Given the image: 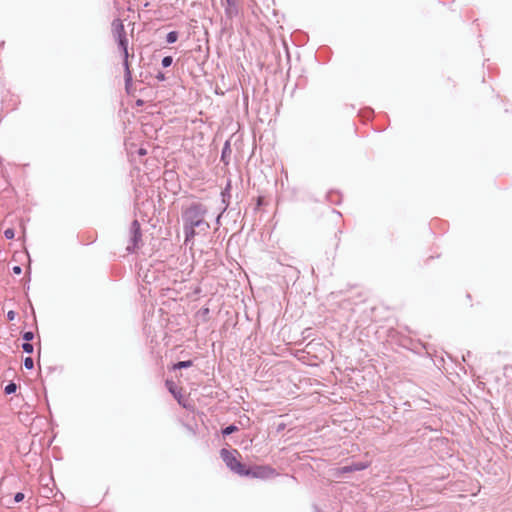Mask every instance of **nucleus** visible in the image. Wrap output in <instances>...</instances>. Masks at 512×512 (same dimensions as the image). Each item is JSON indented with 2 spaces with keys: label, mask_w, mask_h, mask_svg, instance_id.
Returning <instances> with one entry per match:
<instances>
[{
  "label": "nucleus",
  "mask_w": 512,
  "mask_h": 512,
  "mask_svg": "<svg viewBox=\"0 0 512 512\" xmlns=\"http://www.w3.org/2000/svg\"><path fill=\"white\" fill-rule=\"evenodd\" d=\"M207 213V207L200 202H192L182 210L185 244L191 242L197 234L206 233L210 229V224L205 220Z\"/></svg>",
  "instance_id": "nucleus-1"
},
{
  "label": "nucleus",
  "mask_w": 512,
  "mask_h": 512,
  "mask_svg": "<svg viewBox=\"0 0 512 512\" xmlns=\"http://www.w3.org/2000/svg\"><path fill=\"white\" fill-rule=\"evenodd\" d=\"M277 475L274 468L269 465H254L246 467L244 475L252 478L268 479Z\"/></svg>",
  "instance_id": "nucleus-2"
},
{
  "label": "nucleus",
  "mask_w": 512,
  "mask_h": 512,
  "mask_svg": "<svg viewBox=\"0 0 512 512\" xmlns=\"http://www.w3.org/2000/svg\"><path fill=\"white\" fill-rule=\"evenodd\" d=\"M220 456L226 466L233 471L234 473L243 476L246 466L242 464L237 458L234 456L233 452L227 450L226 448H222L220 450Z\"/></svg>",
  "instance_id": "nucleus-3"
},
{
  "label": "nucleus",
  "mask_w": 512,
  "mask_h": 512,
  "mask_svg": "<svg viewBox=\"0 0 512 512\" xmlns=\"http://www.w3.org/2000/svg\"><path fill=\"white\" fill-rule=\"evenodd\" d=\"M116 41H117L118 47L121 50L122 55H123V66H124V70H125L124 81H125V87L128 90L129 86L132 83V73L130 71L129 62H128V58H129L128 39L126 37L123 39H118Z\"/></svg>",
  "instance_id": "nucleus-4"
},
{
  "label": "nucleus",
  "mask_w": 512,
  "mask_h": 512,
  "mask_svg": "<svg viewBox=\"0 0 512 512\" xmlns=\"http://www.w3.org/2000/svg\"><path fill=\"white\" fill-rule=\"evenodd\" d=\"M130 241L132 245L127 247L128 252H134L142 238L141 227L138 220H133L130 225Z\"/></svg>",
  "instance_id": "nucleus-5"
},
{
  "label": "nucleus",
  "mask_w": 512,
  "mask_h": 512,
  "mask_svg": "<svg viewBox=\"0 0 512 512\" xmlns=\"http://www.w3.org/2000/svg\"><path fill=\"white\" fill-rule=\"evenodd\" d=\"M368 466H369L368 462H353L351 464L340 467L339 473L347 474V473H352V472H356V471H362V470H365L366 468H368Z\"/></svg>",
  "instance_id": "nucleus-6"
},
{
  "label": "nucleus",
  "mask_w": 512,
  "mask_h": 512,
  "mask_svg": "<svg viewBox=\"0 0 512 512\" xmlns=\"http://www.w3.org/2000/svg\"><path fill=\"white\" fill-rule=\"evenodd\" d=\"M112 34L116 40L126 38L125 27L121 21V19L116 18L112 21Z\"/></svg>",
  "instance_id": "nucleus-7"
},
{
  "label": "nucleus",
  "mask_w": 512,
  "mask_h": 512,
  "mask_svg": "<svg viewBox=\"0 0 512 512\" xmlns=\"http://www.w3.org/2000/svg\"><path fill=\"white\" fill-rule=\"evenodd\" d=\"M231 189H232L231 180L228 179L225 187L221 191V200H222V204L224 205V207L222 209V213H224L227 210V208L229 207L230 199H231Z\"/></svg>",
  "instance_id": "nucleus-8"
},
{
  "label": "nucleus",
  "mask_w": 512,
  "mask_h": 512,
  "mask_svg": "<svg viewBox=\"0 0 512 512\" xmlns=\"http://www.w3.org/2000/svg\"><path fill=\"white\" fill-rule=\"evenodd\" d=\"M237 2L238 0H226L225 15L228 19L238 16L239 8Z\"/></svg>",
  "instance_id": "nucleus-9"
},
{
  "label": "nucleus",
  "mask_w": 512,
  "mask_h": 512,
  "mask_svg": "<svg viewBox=\"0 0 512 512\" xmlns=\"http://www.w3.org/2000/svg\"><path fill=\"white\" fill-rule=\"evenodd\" d=\"M231 152L230 142L226 141L221 151V161L226 165L229 164Z\"/></svg>",
  "instance_id": "nucleus-10"
},
{
  "label": "nucleus",
  "mask_w": 512,
  "mask_h": 512,
  "mask_svg": "<svg viewBox=\"0 0 512 512\" xmlns=\"http://www.w3.org/2000/svg\"><path fill=\"white\" fill-rule=\"evenodd\" d=\"M192 365H193L192 360L179 361L172 365L171 370L175 371V370L185 369V368L191 367Z\"/></svg>",
  "instance_id": "nucleus-11"
},
{
  "label": "nucleus",
  "mask_w": 512,
  "mask_h": 512,
  "mask_svg": "<svg viewBox=\"0 0 512 512\" xmlns=\"http://www.w3.org/2000/svg\"><path fill=\"white\" fill-rule=\"evenodd\" d=\"M166 386L169 390V392L175 397V398H178L181 396L180 392L177 391V387L175 385V383L171 380H166Z\"/></svg>",
  "instance_id": "nucleus-12"
},
{
  "label": "nucleus",
  "mask_w": 512,
  "mask_h": 512,
  "mask_svg": "<svg viewBox=\"0 0 512 512\" xmlns=\"http://www.w3.org/2000/svg\"><path fill=\"white\" fill-rule=\"evenodd\" d=\"M178 37H179V33L177 31H170L166 35V42L168 44H173L178 40Z\"/></svg>",
  "instance_id": "nucleus-13"
},
{
  "label": "nucleus",
  "mask_w": 512,
  "mask_h": 512,
  "mask_svg": "<svg viewBox=\"0 0 512 512\" xmlns=\"http://www.w3.org/2000/svg\"><path fill=\"white\" fill-rule=\"evenodd\" d=\"M238 431V427L234 424H231L225 428L222 429L221 433L223 436H229L231 435L232 433Z\"/></svg>",
  "instance_id": "nucleus-14"
},
{
  "label": "nucleus",
  "mask_w": 512,
  "mask_h": 512,
  "mask_svg": "<svg viewBox=\"0 0 512 512\" xmlns=\"http://www.w3.org/2000/svg\"><path fill=\"white\" fill-rule=\"evenodd\" d=\"M17 390V385L14 383V382H10L8 383L5 388H4V393L6 395H11L13 393H15Z\"/></svg>",
  "instance_id": "nucleus-15"
},
{
  "label": "nucleus",
  "mask_w": 512,
  "mask_h": 512,
  "mask_svg": "<svg viewBox=\"0 0 512 512\" xmlns=\"http://www.w3.org/2000/svg\"><path fill=\"white\" fill-rule=\"evenodd\" d=\"M23 365L26 369L31 370L34 368V360L32 357H26L23 361Z\"/></svg>",
  "instance_id": "nucleus-16"
},
{
  "label": "nucleus",
  "mask_w": 512,
  "mask_h": 512,
  "mask_svg": "<svg viewBox=\"0 0 512 512\" xmlns=\"http://www.w3.org/2000/svg\"><path fill=\"white\" fill-rule=\"evenodd\" d=\"M172 63H173L172 56H165L162 58V61H161L162 67H164V68L170 67L172 65Z\"/></svg>",
  "instance_id": "nucleus-17"
},
{
  "label": "nucleus",
  "mask_w": 512,
  "mask_h": 512,
  "mask_svg": "<svg viewBox=\"0 0 512 512\" xmlns=\"http://www.w3.org/2000/svg\"><path fill=\"white\" fill-rule=\"evenodd\" d=\"M22 349H23V351H24L25 353H27V354H31V353H33V351H34V346H33V344H31L30 342H24V343L22 344Z\"/></svg>",
  "instance_id": "nucleus-18"
},
{
  "label": "nucleus",
  "mask_w": 512,
  "mask_h": 512,
  "mask_svg": "<svg viewBox=\"0 0 512 512\" xmlns=\"http://www.w3.org/2000/svg\"><path fill=\"white\" fill-rule=\"evenodd\" d=\"M22 338L25 342H30L34 339V333L32 331H25L22 334Z\"/></svg>",
  "instance_id": "nucleus-19"
},
{
  "label": "nucleus",
  "mask_w": 512,
  "mask_h": 512,
  "mask_svg": "<svg viewBox=\"0 0 512 512\" xmlns=\"http://www.w3.org/2000/svg\"><path fill=\"white\" fill-rule=\"evenodd\" d=\"M4 236L6 239L11 240L15 236V232L12 228H8L4 231Z\"/></svg>",
  "instance_id": "nucleus-20"
},
{
  "label": "nucleus",
  "mask_w": 512,
  "mask_h": 512,
  "mask_svg": "<svg viewBox=\"0 0 512 512\" xmlns=\"http://www.w3.org/2000/svg\"><path fill=\"white\" fill-rule=\"evenodd\" d=\"M24 497H25V496H24V493H22V492H17V493L14 495V502H15V503H19V502L23 501Z\"/></svg>",
  "instance_id": "nucleus-21"
},
{
  "label": "nucleus",
  "mask_w": 512,
  "mask_h": 512,
  "mask_svg": "<svg viewBox=\"0 0 512 512\" xmlns=\"http://www.w3.org/2000/svg\"><path fill=\"white\" fill-rule=\"evenodd\" d=\"M15 317H16V312L15 311L10 310V311L7 312V319L9 321H13L15 319Z\"/></svg>",
  "instance_id": "nucleus-22"
},
{
  "label": "nucleus",
  "mask_w": 512,
  "mask_h": 512,
  "mask_svg": "<svg viewBox=\"0 0 512 512\" xmlns=\"http://www.w3.org/2000/svg\"><path fill=\"white\" fill-rule=\"evenodd\" d=\"M155 78H156L158 81H160V82L165 81V79H166L165 74H164L163 72H161V71H159V72L156 74Z\"/></svg>",
  "instance_id": "nucleus-23"
},
{
  "label": "nucleus",
  "mask_w": 512,
  "mask_h": 512,
  "mask_svg": "<svg viewBox=\"0 0 512 512\" xmlns=\"http://www.w3.org/2000/svg\"><path fill=\"white\" fill-rule=\"evenodd\" d=\"M263 204H264V198L262 196H258L255 209L260 208Z\"/></svg>",
  "instance_id": "nucleus-24"
},
{
  "label": "nucleus",
  "mask_w": 512,
  "mask_h": 512,
  "mask_svg": "<svg viewBox=\"0 0 512 512\" xmlns=\"http://www.w3.org/2000/svg\"><path fill=\"white\" fill-rule=\"evenodd\" d=\"M12 271H13L14 274L19 275L22 272V268L20 266H14L12 268Z\"/></svg>",
  "instance_id": "nucleus-25"
},
{
  "label": "nucleus",
  "mask_w": 512,
  "mask_h": 512,
  "mask_svg": "<svg viewBox=\"0 0 512 512\" xmlns=\"http://www.w3.org/2000/svg\"><path fill=\"white\" fill-rule=\"evenodd\" d=\"M285 428H286V424L282 422L277 425L276 431L279 433V432L283 431Z\"/></svg>",
  "instance_id": "nucleus-26"
},
{
  "label": "nucleus",
  "mask_w": 512,
  "mask_h": 512,
  "mask_svg": "<svg viewBox=\"0 0 512 512\" xmlns=\"http://www.w3.org/2000/svg\"><path fill=\"white\" fill-rule=\"evenodd\" d=\"M146 153H147V152H146V150H145L144 148H140V149L138 150V154H139V155H146Z\"/></svg>",
  "instance_id": "nucleus-27"
},
{
  "label": "nucleus",
  "mask_w": 512,
  "mask_h": 512,
  "mask_svg": "<svg viewBox=\"0 0 512 512\" xmlns=\"http://www.w3.org/2000/svg\"><path fill=\"white\" fill-rule=\"evenodd\" d=\"M201 313H202L203 315H207V314L209 313V308H202V309H201Z\"/></svg>",
  "instance_id": "nucleus-28"
},
{
  "label": "nucleus",
  "mask_w": 512,
  "mask_h": 512,
  "mask_svg": "<svg viewBox=\"0 0 512 512\" xmlns=\"http://www.w3.org/2000/svg\"><path fill=\"white\" fill-rule=\"evenodd\" d=\"M222 214H223V213L221 212V213L217 216V218H216V222H217V223H219V221H220V218H221Z\"/></svg>",
  "instance_id": "nucleus-29"
},
{
  "label": "nucleus",
  "mask_w": 512,
  "mask_h": 512,
  "mask_svg": "<svg viewBox=\"0 0 512 512\" xmlns=\"http://www.w3.org/2000/svg\"><path fill=\"white\" fill-rule=\"evenodd\" d=\"M315 512H323V511L320 510L318 507H315Z\"/></svg>",
  "instance_id": "nucleus-30"
}]
</instances>
